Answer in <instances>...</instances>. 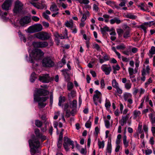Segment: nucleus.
<instances>
[{"instance_id": "1", "label": "nucleus", "mask_w": 155, "mask_h": 155, "mask_svg": "<svg viewBox=\"0 0 155 155\" xmlns=\"http://www.w3.org/2000/svg\"><path fill=\"white\" fill-rule=\"evenodd\" d=\"M35 133L37 137H34L32 140H29L28 141L31 155H34L35 153H39L38 150L40 146V142L38 138L42 134L40 133V130L38 128L35 129Z\"/></svg>"}, {"instance_id": "2", "label": "nucleus", "mask_w": 155, "mask_h": 155, "mask_svg": "<svg viewBox=\"0 0 155 155\" xmlns=\"http://www.w3.org/2000/svg\"><path fill=\"white\" fill-rule=\"evenodd\" d=\"M41 63L42 66L46 68L53 67L55 65L54 60L50 56H47L44 58L42 60Z\"/></svg>"}, {"instance_id": "3", "label": "nucleus", "mask_w": 155, "mask_h": 155, "mask_svg": "<svg viewBox=\"0 0 155 155\" xmlns=\"http://www.w3.org/2000/svg\"><path fill=\"white\" fill-rule=\"evenodd\" d=\"M34 101L38 102L39 108H42L45 106L46 105V104L43 102L48 99V97H37L35 94L34 95Z\"/></svg>"}, {"instance_id": "4", "label": "nucleus", "mask_w": 155, "mask_h": 155, "mask_svg": "<svg viewBox=\"0 0 155 155\" xmlns=\"http://www.w3.org/2000/svg\"><path fill=\"white\" fill-rule=\"evenodd\" d=\"M35 37L42 41H45L49 39L50 38L49 34L45 32H40L34 35Z\"/></svg>"}, {"instance_id": "5", "label": "nucleus", "mask_w": 155, "mask_h": 155, "mask_svg": "<svg viewBox=\"0 0 155 155\" xmlns=\"http://www.w3.org/2000/svg\"><path fill=\"white\" fill-rule=\"evenodd\" d=\"M42 28V26L41 24H37L29 27L27 31L28 33H34L41 31Z\"/></svg>"}, {"instance_id": "6", "label": "nucleus", "mask_w": 155, "mask_h": 155, "mask_svg": "<svg viewBox=\"0 0 155 155\" xmlns=\"http://www.w3.org/2000/svg\"><path fill=\"white\" fill-rule=\"evenodd\" d=\"M64 142L63 144V146L65 150L68 151L69 150V146L70 145L72 146V149H74V141L71 140L70 139L67 137H65L64 138Z\"/></svg>"}, {"instance_id": "7", "label": "nucleus", "mask_w": 155, "mask_h": 155, "mask_svg": "<svg viewBox=\"0 0 155 155\" xmlns=\"http://www.w3.org/2000/svg\"><path fill=\"white\" fill-rule=\"evenodd\" d=\"M23 4L19 0L15 2V6L13 9L14 12L17 13L21 12L23 8Z\"/></svg>"}, {"instance_id": "8", "label": "nucleus", "mask_w": 155, "mask_h": 155, "mask_svg": "<svg viewBox=\"0 0 155 155\" xmlns=\"http://www.w3.org/2000/svg\"><path fill=\"white\" fill-rule=\"evenodd\" d=\"M29 3L38 9H43L44 8L46 9L47 8L46 5L45 4V1L43 0L41 1V2H34L33 1L29 2Z\"/></svg>"}, {"instance_id": "9", "label": "nucleus", "mask_w": 155, "mask_h": 155, "mask_svg": "<svg viewBox=\"0 0 155 155\" xmlns=\"http://www.w3.org/2000/svg\"><path fill=\"white\" fill-rule=\"evenodd\" d=\"M44 54V53L40 49H36L33 52V57L36 60L40 59Z\"/></svg>"}, {"instance_id": "10", "label": "nucleus", "mask_w": 155, "mask_h": 155, "mask_svg": "<svg viewBox=\"0 0 155 155\" xmlns=\"http://www.w3.org/2000/svg\"><path fill=\"white\" fill-rule=\"evenodd\" d=\"M35 93L34 94L37 97L45 96L49 94V91L45 89L39 88L37 90Z\"/></svg>"}, {"instance_id": "11", "label": "nucleus", "mask_w": 155, "mask_h": 155, "mask_svg": "<svg viewBox=\"0 0 155 155\" xmlns=\"http://www.w3.org/2000/svg\"><path fill=\"white\" fill-rule=\"evenodd\" d=\"M32 45L35 48H44L47 47L48 45V42L45 41L34 42Z\"/></svg>"}, {"instance_id": "12", "label": "nucleus", "mask_w": 155, "mask_h": 155, "mask_svg": "<svg viewBox=\"0 0 155 155\" xmlns=\"http://www.w3.org/2000/svg\"><path fill=\"white\" fill-rule=\"evenodd\" d=\"M13 0H6L2 5V9L6 11L9 10L12 4Z\"/></svg>"}, {"instance_id": "13", "label": "nucleus", "mask_w": 155, "mask_h": 155, "mask_svg": "<svg viewBox=\"0 0 155 155\" xmlns=\"http://www.w3.org/2000/svg\"><path fill=\"white\" fill-rule=\"evenodd\" d=\"M31 21L30 17L28 16H25L21 18L20 21L19 22L22 26H24L29 23Z\"/></svg>"}, {"instance_id": "14", "label": "nucleus", "mask_w": 155, "mask_h": 155, "mask_svg": "<svg viewBox=\"0 0 155 155\" xmlns=\"http://www.w3.org/2000/svg\"><path fill=\"white\" fill-rule=\"evenodd\" d=\"M39 80L43 83H48L50 81V78L49 74H43L39 77Z\"/></svg>"}, {"instance_id": "15", "label": "nucleus", "mask_w": 155, "mask_h": 155, "mask_svg": "<svg viewBox=\"0 0 155 155\" xmlns=\"http://www.w3.org/2000/svg\"><path fill=\"white\" fill-rule=\"evenodd\" d=\"M95 94L94 95L93 97V99L94 103L95 104L97 105V103L96 101V100L97 99H99V101L101 103V98L100 97L101 95V93L98 90H97L95 91Z\"/></svg>"}, {"instance_id": "16", "label": "nucleus", "mask_w": 155, "mask_h": 155, "mask_svg": "<svg viewBox=\"0 0 155 155\" xmlns=\"http://www.w3.org/2000/svg\"><path fill=\"white\" fill-rule=\"evenodd\" d=\"M68 70L66 69H63L62 71L63 74L67 81H68L69 80L70 75L69 74L68 72Z\"/></svg>"}, {"instance_id": "17", "label": "nucleus", "mask_w": 155, "mask_h": 155, "mask_svg": "<svg viewBox=\"0 0 155 155\" xmlns=\"http://www.w3.org/2000/svg\"><path fill=\"white\" fill-rule=\"evenodd\" d=\"M106 65H104L102 67V70L105 72L106 75L109 74L110 71H111V68L110 67H107L106 66Z\"/></svg>"}, {"instance_id": "18", "label": "nucleus", "mask_w": 155, "mask_h": 155, "mask_svg": "<svg viewBox=\"0 0 155 155\" xmlns=\"http://www.w3.org/2000/svg\"><path fill=\"white\" fill-rule=\"evenodd\" d=\"M69 107L70 108H77V101L76 100H74L72 101H70L69 102Z\"/></svg>"}, {"instance_id": "19", "label": "nucleus", "mask_w": 155, "mask_h": 155, "mask_svg": "<svg viewBox=\"0 0 155 155\" xmlns=\"http://www.w3.org/2000/svg\"><path fill=\"white\" fill-rule=\"evenodd\" d=\"M50 10L52 12H54L56 11H58L59 9L57 8V6L54 4L53 3L51 6Z\"/></svg>"}, {"instance_id": "20", "label": "nucleus", "mask_w": 155, "mask_h": 155, "mask_svg": "<svg viewBox=\"0 0 155 155\" xmlns=\"http://www.w3.org/2000/svg\"><path fill=\"white\" fill-rule=\"evenodd\" d=\"M130 32L129 29L127 30L124 33L123 37L125 39H127L130 37Z\"/></svg>"}, {"instance_id": "21", "label": "nucleus", "mask_w": 155, "mask_h": 155, "mask_svg": "<svg viewBox=\"0 0 155 155\" xmlns=\"http://www.w3.org/2000/svg\"><path fill=\"white\" fill-rule=\"evenodd\" d=\"M132 95L129 93H125L124 94V100L126 101L130 98H131Z\"/></svg>"}, {"instance_id": "22", "label": "nucleus", "mask_w": 155, "mask_h": 155, "mask_svg": "<svg viewBox=\"0 0 155 155\" xmlns=\"http://www.w3.org/2000/svg\"><path fill=\"white\" fill-rule=\"evenodd\" d=\"M73 21L71 20L69 22L68 21H67L65 23V25L68 27H70L72 28L73 26Z\"/></svg>"}, {"instance_id": "23", "label": "nucleus", "mask_w": 155, "mask_h": 155, "mask_svg": "<svg viewBox=\"0 0 155 155\" xmlns=\"http://www.w3.org/2000/svg\"><path fill=\"white\" fill-rule=\"evenodd\" d=\"M65 97L64 96H60L59 98V103L58 105L59 106H61L62 103L65 101Z\"/></svg>"}, {"instance_id": "24", "label": "nucleus", "mask_w": 155, "mask_h": 155, "mask_svg": "<svg viewBox=\"0 0 155 155\" xmlns=\"http://www.w3.org/2000/svg\"><path fill=\"white\" fill-rule=\"evenodd\" d=\"M125 15L126 17L130 19H135L137 17L136 16L132 15L130 13L126 14Z\"/></svg>"}, {"instance_id": "25", "label": "nucleus", "mask_w": 155, "mask_h": 155, "mask_svg": "<svg viewBox=\"0 0 155 155\" xmlns=\"http://www.w3.org/2000/svg\"><path fill=\"white\" fill-rule=\"evenodd\" d=\"M131 87V84L130 80H128L127 83L125 84V87L127 90L130 89Z\"/></svg>"}, {"instance_id": "26", "label": "nucleus", "mask_w": 155, "mask_h": 155, "mask_svg": "<svg viewBox=\"0 0 155 155\" xmlns=\"http://www.w3.org/2000/svg\"><path fill=\"white\" fill-rule=\"evenodd\" d=\"M101 31L103 35H104L106 31H109V28L106 26H104V28H101Z\"/></svg>"}, {"instance_id": "27", "label": "nucleus", "mask_w": 155, "mask_h": 155, "mask_svg": "<svg viewBox=\"0 0 155 155\" xmlns=\"http://www.w3.org/2000/svg\"><path fill=\"white\" fill-rule=\"evenodd\" d=\"M35 124L36 126L38 127H41L43 125L41 121L38 120H35Z\"/></svg>"}, {"instance_id": "28", "label": "nucleus", "mask_w": 155, "mask_h": 155, "mask_svg": "<svg viewBox=\"0 0 155 155\" xmlns=\"http://www.w3.org/2000/svg\"><path fill=\"white\" fill-rule=\"evenodd\" d=\"M112 84L113 87L115 88L119 86L118 83L115 79L112 80Z\"/></svg>"}, {"instance_id": "29", "label": "nucleus", "mask_w": 155, "mask_h": 155, "mask_svg": "<svg viewBox=\"0 0 155 155\" xmlns=\"http://www.w3.org/2000/svg\"><path fill=\"white\" fill-rule=\"evenodd\" d=\"M106 3L107 5H109L110 6H114L116 8H118V6L116 5L115 2H112L111 1H108L106 2Z\"/></svg>"}, {"instance_id": "30", "label": "nucleus", "mask_w": 155, "mask_h": 155, "mask_svg": "<svg viewBox=\"0 0 155 155\" xmlns=\"http://www.w3.org/2000/svg\"><path fill=\"white\" fill-rule=\"evenodd\" d=\"M129 118V117L128 115H127L125 116H122L121 121L126 123L128 119Z\"/></svg>"}, {"instance_id": "31", "label": "nucleus", "mask_w": 155, "mask_h": 155, "mask_svg": "<svg viewBox=\"0 0 155 155\" xmlns=\"http://www.w3.org/2000/svg\"><path fill=\"white\" fill-rule=\"evenodd\" d=\"M98 145L99 146V148H104V141H98Z\"/></svg>"}, {"instance_id": "32", "label": "nucleus", "mask_w": 155, "mask_h": 155, "mask_svg": "<svg viewBox=\"0 0 155 155\" xmlns=\"http://www.w3.org/2000/svg\"><path fill=\"white\" fill-rule=\"evenodd\" d=\"M67 89L68 91H71L73 87V84L72 83L69 82L67 84Z\"/></svg>"}, {"instance_id": "33", "label": "nucleus", "mask_w": 155, "mask_h": 155, "mask_svg": "<svg viewBox=\"0 0 155 155\" xmlns=\"http://www.w3.org/2000/svg\"><path fill=\"white\" fill-rule=\"evenodd\" d=\"M111 150L112 147L111 144L108 143L107 148V152L110 154L111 152Z\"/></svg>"}, {"instance_id": "34", "label": "nucleus", "mask_w": 155, "mask_h": 155, "mask_svg": "<svg viewBox=\"0 0 155 155\" xmlns=\"http://www.w3.org/2000/svg\"><path fill=\"white\" fill-rule=\"evenodd\" d=\"M155 24V20L150 21L149 22H144L143 24L145 25H149V27H151L152 25H154Z\"/></svg>"}, {"instance_id": "35", "label": "nucleus", "mask_w": 155, "mask_h": 155, "mask_svg": "<svg viewBox=\"0 0 155 155\" xmlns=\"http://www.w3.org/2000/svg\"><path fill=\"white\" fill-rule=\"evenodd\" d=\"M127 136L124 135L123 137V143L126 147H127L128 146V142L126 141Z\"/></svg>"}, {"instance_id": "36", "label": "nucleus", "mask_w": 155, "mask_h": 155, "mask_svg": "<svg viewBox=\"0 0 155 155\" xmlns=\"http://www.w3.org/2000/svg\"><path fill=\"white\" fill-rule=\"evenodd\" d=\"M126 48L125 45L124 44H122L120 45H118L116 47V48L118 50H124Z\"/></svg>"}, {"instance_id": "37", "label": "nucleus", "mask_w": 155, "mask_h": 155, "mask_svg": "<svg viewBox=\"0 0 155 155\" xmlns=\"http://www.w3.org/2000/svg\"><path fill=\"white\" fill-rule=\"evenodd\" d=\"M81 4H84L87 5L89 3L88 0H77Z\"/></svg>"}, {"instance_id": "38", "label": "nucleus", "mask_w": 155, "mask_h": 155, "mask_svg": "<svg viewBox=\"0 0 155 155\" xmlns=\"http://www.w3.org/2000/svg\"><path fill=\"white\" fill-rule=\"evenodd\" d=\"M117 33L118 34L119 37H121L122 35V34L124 32V31L121 28L117 29Z\"/></svg>"}, {"instance_id": "39", "label": "nucleus", "mask_w": 155, "mask_h": 155, "mask_svg": "<svg viewBox=\"0 0 155 155\" xmlns=\"http://www.w3.org/2000/svg\"><path fill=\"white\" fill-rule=\"evenodd\" d=\"M149 53L150 54H155V47L154 46H152L151 47L150 49L149 50Z\"/></svg>"}, {"instance_id": "40", "label": "nucleus", "mask_w": 155, "mask_h": 155, "mask_svg": "<svg viewBox=\"0 0 155 155\" xmlns=\"http://www.w3.org/2000/svg\"><path fill=\"white\" fill-rule=\"evenodd\" d=\"M140 114L141 113L140 111L136 110L134 111V115L135 118L138 117Z\"/></svg>"}, {"instance_id": "41", "label": "nucleus", "mask_w": 155, "mask_h": 155, "mask_svg": "<svg viewBox=\"0 0 155 155\" xmlns=\"http://www.w3.org/2000/svg\"><path fill=\"white\" fill-rule=\"evenodd\" d=\"M105 107L107 109L109 108L111 106L109 100H106L105 104Z\"/></svg>"}, {"instance_id": "42", "label": "nucleus", "mask_w": 155, "mask_h": 155, "mask_svg": "<svg viewBox=\"0 0 155 155\" xmlns=\"http://www.w3.org/2000/svg\"><path fill=\"white\" fill-rule=\"evenodd\" d=\"M91 122L89 120H88L85 124V126L87 128H90L91 127Z\"/></svg>"}, {"instance_id": "43", "label": "nucleus", "mask_w": 155, "mask_h": 155, "mask_svg": "<svg viewBox=\"0 0 155 155\" xmlns=\"http://www.w3.org/2000/svg\"><path fill=\"white\" fill-rule=\"evenodd\" d=\"M104 123L105 127L107 128H109L110 126V121L107 120H104Z\"/></svg>"}, {"instance_id": "44", "label": "nucleus", "mask_w": 155, "mask_h": 155, "mask_svg": "<svg viewBox=\"0 0 155 155\" xmlns=\"http://www.w3.org/2000/svg\"><path fill=\"white\" fill-rule=\"evenodd\" d=\"M122 1L119 4V5L120 6L122 7L125 6V4L127 3V1L126 0H121Z\"/></svg>"}, {"instance_id": "45", "label": "nucleus", "mask_w": 155, "mask_h": 155, "mask_svg": "<svg viewBox=\"0 0 155 155\" xmlns=\"http://www.w3.org/2000/svg\"><path fill=\"white\" fill-rule=\"evenodd\" d=\"M128 71L130 76H132L134 73L133 69L132 68H128Z\"/></svg>"}, {"instance_id": "46", "label": "nucleus", "mask_w": 155, "mask_h": 155, "mask_svg": "<svg viewBox=\"0 0 155 155\" xmlns=\"http://www.w3.org/2000/svg\"><path fill=\"white\" fill-rule=\"evenodd\" d=\"M71 109H72V110L71 111V114L72 116H74V114L76 112V108H71Z\"/></svg>"}, {"instance_id": "47", "label": "nucleus", "mask_w": 155, "mask_h": 155, "mask_svg": "<svg viewBox=\"0 0 155 155\" xmlns=\"http://www.w3.org/2000/svg\"><path fill=\"white\" fill-rule=\"evenodd\" d=\"M116 92L119 94H121L122 93V90L119 87V86L116 88Z\"/></svg>"}, {"instance_id": "48", "label": "nucleus", "mask_w": 155, "mask_h": 155, "mask_svg": "<svg viewBox=\"0 0 155 155\" xmlns=\"http://www.w3.org/2000/svg\"><path fill=\"white\" fill-rule=\"evenodd\" d=\"M50 106H51L53 102V94H52L50 96Z\"/></svg>"}, {"instance_id": "49", "label": "nucleus", "mask_w": 155, "mask_h": 155, "mask_svg": "<svg viewBox=\"0 0 155 155\" xmlns=\"http://www.w3.org/2000/svg\"><path fill=\"white\" fill-rule=\"evenodd\" d=\"M142 125H139L138 128V132L139 134H142L143 133V131L142 130Z\"/></svg>"}, {"instance_id": "50", "label": "nucleus", "mask_w": 155, "mask_h": 155, "mask_svg": "<svg viewBox=\"0 0 155 155\" xmlns=\"http://www.w3.org/2000/svg\"><path fill=\"white\" fill-rule=\"evenodd\" d=\"M66 111L65 117H68L70 116L71 111L69 110H67Z\"/></svg>"}, {"instance_id": "51", "label": "nucleus", "mask_w": 155, "mask_h": 155, "mask_svg": "<svg viewBox=\"0 0 155 155\" xmlns=\"http://www.w3.org/2000/svg\"><path fill=\"white\" fill-rule=\"evenodd\" d=\"M101 87L102 89L104 88L105 86L104 81L103 79L101 80Z\"/></svg>"}, {"instance_id": "52", "label": "nucleus", "mask_w": 155, "mask_h": 155, "mask_svg": "<svg viewBox=\"0 0 155 155\" xmlns=\"http://www.w3.org/2000/svg\"><path fill=\"white\" fill-rule=\"evenodd\" d=\"M138 7L140 8V9L143 10L145 11L143 7L144 6V4L143 3H141L140 5H138Z\"/></svg>"}, {"instance_id": "53", "label": "nucleus", "mask_w": 155, "mask_h": 155, "mask_svg": "<svg viewBox=\"0 0 155 155\" xmlns=\"http://www.w3.org/2000/svg\"><path fill=\"white\" fill-rule=\"evenodd\" d=\"M31 19L32 20L35 21H38L39 20V18L35 16H33L32 17Z\"/></svg>"}, {"instance_id": "54", "label": "nucleus", "mask_w": 155, "mask_h": 155, "mask_svg": "<svg viewBox=\"0 0 155 155\" xmlns=\"http://www.w3.org/2000/svg\"><path fill=\"white\" fill-rule=\"evenodd\" d=\"M121 58L122 61L124 62H127L130 60V58L125 57L123 56H122Z\"/></svg>"}, {"instance_id": "55", "label": "nucleus", "mask_w": 155, "mask_h": 155, "mask_svg": "<svg viewBox=\"0 0 155 155\" xmlns=\"http://www.w3.org/2000/svg\"><path fill=\"white\" fill-rule=\"evenodd\" d=\"M76 93V91L74 90H72L71 91V93H70V94L71 95V96L72 97H74L75 96Z\"/></svg>"}, {"instance_id": "56", "label": "nucleus", "mask_w": 155, "mask_h": 155, "mask_svg": "<svg viewBox=\"0 0 155 155\" xmlns=\"http://www.w3.org/2000/svg\"><path fill=\"white\" fill-rule=\"evenodd\" d=\"M145 152L146 155L150 154L152 153V150L149 149L146 150Z\"/></svg>"}, {"instance_id": "57", "label": "nucleus", "mask_w": 155, "mask_h": 155, "mask_svg": "<svg viewBox=\"0 0 155 155\" xmlns=\"http://www.w3.org/2000/svg\"><path fill=\"white\" fill-rule=\"evenodd\" d=\"M63 137H59L58 144H62V143Z\"/></svg>"}, {"instance_id": "58", "label": "nucleus", "mask_w": 155, "mask_h": 155, "mask_svg": "<svg viewBox=\"0 0 155 155\" xmlns=\"http://www.w3.org/2000/svg\"><path fill=\"white\" fill-rule=\"evenodd\" d=\"M87 18L86 15L85 14H83V16L81 18V21L82 22H84Z\"/></svg>"}, {"instance_id": "59", "label": "nucleus", "mask_w": 155, "mask_h": 155, "mask_svg": "<svg viewBox=\"0 0 155 155\" xmlns=\"http://www.w3.org/2000/svg\"><path fill=\"white\" fill-rule=\"evenodd\" d=\"M144 25L143 24L142 25H141L140 26V28H141L142 29H143V31H144V33H146L147 32V31H146V29H147V28L145 27L144 26Z\"/></svg>"}, {"instance_id": "60", "label": "nucleus", "mask_w": 155, "mask_h": 155, "mask_svg": "<svg viewBox=\"0 0 155 155\" xmlns=\"http://www.w3.org/2000/svg\"><path fill=\"white\" fill-rule=\"evenodd\" d=\"M43 16L46 19L49 20L50 19L49 16L45 12L43 13Z\"/></svg>"}, {"instance_id": "61", "label": "nucleus", "mask_w": 155, "mask_h": 155, "mask_svg": "<svg viewBox=\"0 0 155 155\" xmlns=\"http://www.w3.org/2000/svg\"><path fill=\"white\" fill-rule=\"evenodd\" d=\"M100 130L98 127H97L95 128V132L96 136H97Z\"/></svg>"}, {"instance_id": "62", "label": "nucleus", "mask_w": 155, "mask_h": 155, "mask_svg": "<svg viewBox=\"0 0 155 155\" xmlns=\"http://www.w3.org/2000/svg\"><path fill=\"white\" fill-rule=\"evenodd\" d=\"M143 130L146 133H147L148 131V127L146 124H144L143 125Z\"/></svg>"}, {"instance_id": "63", "label": "nucleus", "mask_w": 155, "mask_h": 155, "mask_svg": "<svg viewBox=\"0 0 155 155\" xmlns=\"http://www.w3.org/2000/svg\"><path fill=\"white\" fill-rule=\"evenodd\" d=\"M93 9L95 11L97 12L99 10V8L97 5L94 4L93 5Z\"/></svg>"}, {"instance_id": "64", "label": "nucleus", "mask_w": 155, "mask_h": 155, "mask_svg": "<svg viewBox=\"0 0 155 155\" xmlns=\"http://www.w3.org/2000/svg\"><path fill=\"white\" fill-rule=\"evenodd\" d=\"M113 68L114 71L116 70L118 71L120 69V67L118 64H117L115 67L113 66Z\"/></svg>"}]
</instances>
